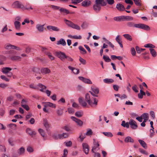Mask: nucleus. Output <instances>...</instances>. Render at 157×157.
<instances>
[{
    "mask_svg": "<svg viewBox=\"0 0 157 157\" xmlns=\"http://www.w3.org/2000/svg\"><path fill=\"white\" fill-rule=\"evenodd\" d=\"M131 53L133 56H135L136 55V52L135 48L133 47L131 48Z\"/></svg>",
    "mask_w": 157,
    "mask_h": 157,
    "instance_id": "obj_61",
    "label": "nucleus"
},
{
    "mask_svg": "<svg viewBox=\"0 0 157 157\" xmlns=\"http://www.w3.org/2000/svg\"><path fill=\"white\" fill-rule=\"evenodd\" d=\"M151 53V55L154 57H155L156 56V52L155 51L153 48H150L149 49Z\"/></svg>",
    "mask_w": 157,
    "mask_h": 157,
    "instance_id": "obj_39",
    "label": "nucleus"
},
{
    "mask_svg": "<svg viewBox=\"0 0 157 157\" xmlns=\"http://www.w3.org/2000/svg\"><path fill=\"white\" fill-rule=\"evenodd\" d=\"M124 141L126 143H133L134 142V140L130 136H127L126 137L124 140Z\"/></svg>",
    "mask_w": 157,
    "mask_h": 157,
    "instance_id": "obj_30",
    "label": "nucleus"
},
{
    "mask_svg": "<svg viewBox=\"0 0 157 157\" xmlns=\"http://www.w3.org/2000/svg\"><path fill=\"white\" fill-rule=\"evenodd\" d=\"M88 25V24L86 21L84 22L81 25V27L83 29L86 28Z\"/></svg>",
    "mask_w": 157,
    "mask_h": 157,
    "instance_id": "obj_49",
    "label": "nucleus"
},
{
    "mask_svg": "<svg viewBox=\"0 0 157 157\" xmlns=\"http://www.w3.org/2000/svg\"><path fill=\"white\" fill-rule=\"evenodd\" d=\"M51 7L54 10H57L60 9V7L54 6L53 5H51Z\"/></svg>",
    "mask_w": 157,
    "mask_h": 157,
    "instance_id": "obj_52",
    "label": "nucleus"
},
{
    "mask_svg": "<svg viewBox=\"0 0 157 157\" xmlns=\"http://www.w3.org/2000/svg\"><path fill=\"white\" fill-rule=\"evenodd\" d=\"M68 111L69 113L72 114L74 113L75 111L73 109L70 108L68 109Z\"/></svg>",
    "mask_w": 157,
    "mask_h": 157,
    "instance_id": "obj_55",
    "label": "nucleus"
},
{
    "mask_svg": "<svg viewBox=\"0 0 157 157\" xmlns=\"http://www.w3.org/2000/svg\"><path fill=\"white\" fill-rule=\"evenodd\" d=\"M79 49L80 50H81L83 52V54H86V53H87L86 51L82 46H79Z\"/></svg>",
    "mask_w": 157,
    "mask_h": 157,
    "instance_id": "obj_62",
    "label": "nucleus"
},
{
    "mask_svg": "<svg viewBox=\"0 0 157 157\" xmlns=\"http://www.w3.org/2000/svg\"><path fill=\"white\" fill-rule=\"evenodd\" d=\"M38 86L41 89H40V90L41 92H44V90H45L46 88V86L42 84L39 83Z\"/></svg>",
    "mask_w": 157,
    "mask_h": 157,
    "instance_id": "obj_35",
    "label": "nucleus"
},
{
    "mask_svg": "<svg viewBox=\"0 0 157 157\" xmlns=\"http://www.w3.org/2000/svg\"><path fill=\"white\" fill-rule=\"evenodd\" d=\"M116 8L118 10L120 11H123L125 10L124 6L121 3H118L117 5Z\"/></svg>",
    "mask_w": 157,
    "mask_h": 157,
    "instance_id": "obj_18",
    "label": "nucleus"
},
{
    "mask_svg": "<svg viewBox=\"0 0 157 157\" xmlns=\"http://www.w3.org/2000/svg\"><path fill=\"white\" fill-rule=\"evenodd\" d=\"M91 90L92 91H90L89 92L91 94V95L94 97H98V95H97L98 94L99 92V90L98 88L95 87H91Z\"/></svg>",
    "mask_w": 157,
    "mask_h": 157,
    "instance_id": "obj_5",
    "label": "nucleus"
},
{
    "mask_svg": "<svg viewBox=\"0 0 157 157\" xmlns=\"http://www.w3.org/2000/svg\"><path fill=\"white\" fill-rule=\"evenodd\" d=\"M104 83L107 84H110L114 82V80L111 78H105L103 79Z\"/></svg>",
    "mask_w": 157,
    "mask_h": 157,
    "instance_id": "obj_29",
    "label": "nucleus"
},
{
    "mask_svg": "<svg viewBox=\"0 0 157 157\" xmlns=\"http://www.w3.org/2000/svg\"><path fill=\"white\" fill-rule=\"evenodd\" d=\"M44 25H41L40 24H37L36 25V28L39 31L42 32L44 31Z\"/></svg>",
    "mask_w": 157,
    "mask_h": 157,
    "instance_id": "obj_23",
    "label": "nucleus"
},
{
    "mask_svg": "<svg viewBox=\"0 0 157 157\" xmlns=\"http://www.w3.org/2000/svg\"><path fill=\"white\" fill-rule=\"evenodd\" d=\"M114 90L116 91H117L119 88V86L116 85H114L113 86Z\"/></svg>",
    "mask_w": 157,
    "mask_h": 157,
    "instance_id": "obj_64",
    "label": "nucleus"
},
{
    "mask_svg": "<svg viewBox=\"0 0 157 157\" xmlns=\"http://www.w3.org/2000/svg\"><path fill=\"white\" fill-rule=\"evenodd\" d=\"M21 106L27 111H28L29 109V108L28 105H21Z\"/></svg>",
    "mask_w": 157,
    "mask_h": 157,
    "instance_id": "obj_63",
    "label": "nucleus"
},
{
    "mask_svg": "<svg viewBox=\"0 0 157 157\" xmlns=\"http://www.w3.org/2000/svg\"><path fill=\"white\" fill-rule=\"evenodd\" d=\"M38 132L43 137H44L45 133L43 129L40 128L38 129Z\"/></svg>",
    "mask_w": 157,
    "mask_h": 157,
    "instance_id": "obj_53",
    "label": "nucleus"
},
{
    "mask_svg": "<svg viewBox=\"0 0 157 157\" xmlns=\"http://www.w3.org/2000/svg\"><path fill=\"white\" fill-rule=\"evenodd\" d=\"M91 4V2L90 0H85L82 2L81 3V5L84 7H87Z\"/></svg>",
    "mask_w": 157,
    "mask_h": 157,
    "instance_id": "obj_12",
    "label": "nucleus"
},
{
    "mask_svg": "<svg viewBox=\"0 0 157 157\" xmlns=\"http://www.w3.org/2000/svg\"><path fill=\"white\" fill-rule=\"evenodd\" d=\"M59 11L61 14H63L67 15L70 13L68 10L63 8H60L59 9Z\"/></svg>",
    "mask_w": 157,
    "mask_h": 157,
    "instance_id": "obj_17",
    "label": "nucleus"
},
{
    "mask_svg": "<svg viewBox=\"0 0 157 157\" xmlns=\"http://www.w3.org/2000/svg\"><path fill=\"white\" fill-rule=\"evenodd\" d=\"M63 113V109L60 108L57 110V113L58 116H62Z\"/></svg>",
    "mask_w": 157,
    "mask_h": 157,
    "instance_id": "obj_41",
    "label": "nucleus"
},
{
    "mask_svg": "<svg viewBox=\"0 0 157 157\" xmlns=\"http://www.w3.org/2000/svg\"><path fill=\"white\" fill-rule=\"evenodd\" d=\"M101 6L99 4L95 3L93 6L94 10L97 12H99L101 9Z\"/></svg>",
    "mask_w": 157,
    "mask_h": 157,
    "instance_id": "obj_15",
    "label": "nucleus"
},
{
    "mask_svg": "<svg viewBox=\"0 0 157 157\" xmlns=\"http://www.w3.org/2000/svg\"><path fill=\"white\" fill-rule=\"evenodd\" d=\"M62 128L67 132H68L70 130V128L67 125H65Z\"/></svg>",
    "mask_w": 157,
    "mask_h": 157,
    "instance_id": "obj_58",
    "label": "nucleus"
},
{
    "mask_svg": "<svg viewBox=\"0 0 157 157\" xmlns=\"http://www.w3.org/2000/svg\"><path fill=\"white\" fill-rule=\"evenodd\" d=\"M58 136L59 139H63L68 137L69 135L67 133H64L62 134H59Z\"/></svg>",
    "mask_w": 157,
    "mask_h": 157,
    "instance_id": "obj_27",
    "label": "nucleus"
},
{
    "mask_svg": "<svg viewBox=\"0 0 157 157\" xmlns=\"http://www.w3.org/2000/svg\"><path fill=\"white\" fill-rule=\"evenodd\" d=\"M127 25L130 27H135L137 28V24H134V23L131 21L128 22L126 24Z\"/></svg>",
    "mask_w": 157,
    "mask_h": 157,
    "instance_id": "obj_24",
    "label": "nucleus"
},
{
    "mask_svg": "<svg viewBox=\"0 0 157 157\" xmlns=\"http://www.w3.org/2000/svg\"><path fill=\"white\" fill-rule=\"evenodd\" d=\"M0 77L2 79L5 81H6L9 82V79H8L4 75H1Z\"/></svg>",
    "mask_w": 157,
    "mask_h": 157,
    "instance_id": "obj_59",
    "label": "nucleus"
},
{
    "mask_svg": "<svg viewBox=\"0 0 157 157\" xmlns=\"http://www.w3.org/2000/svg\"><path fill=\"white\" fill-rule=\"evenodd\" d=\"M71 118L74 121H75L77 124L80 126H82L83 124V122L79 119L76 118L75 117L72 116Z\"/></svg>",
    "mask_w": 157,
    "mask_h": 157,
    "instance_id": "obj_11",
    "label": "nucleus"
},
{
    "mask_svg": "<svg viewBox=\"0 0 157 157\" xmlns=\"http://www.w3.org/2000/svg\"><path fill=\"white\" fill-rule=\"evenodd\" d=\"M121 125L124 127H126L128 128H129V123H126L124 121H122Z\"/></svg>",
    "mask_w": 157,
    "mask_h": 157,
    "instance_id": "obj_40",
    "label": "nucleus"
},
{
    "mask_svg": "<svg viewBox=\"0 0 157 157\" xmlns=\"http://www.w3.org/2000/svg\"><path fill=\"white\" fill-rule=\"evenodd\" d=\"M129 124L130 125L131 128L133 129H136L138 127L136 122L132 119H130L129 122Z\"/></svg>",
    "mask_w": 157,
    "mask_h": 157,
    "instance_id": "obj_7",
    "label": "nucleus"
},
{
    "mask_svg": "<svg viewBox=\"0 0 157 157\" xmlns=\"http://www.w3.org/2000/svg\"><path fill=\"white\" fill-rule=\"evenodd\" d=\"M32 70L34 72L40 73V69L39 68L34 67L32 69Z\"/></svg>",
    "mask_w": 157,
    "mask_h": 157,
    "instance_id": "obj_50",
    "label": "nucleus"
},
{
    "mask_svg": "<svg viewBox=\"0 0 157 157\" xmlns=\"http://www.w3.org/2000/svg\"><path fill=\"white\" fill-rule=\"evenodd\" d=\"M79 79L82 81L84 82L89 84H92V83L91 81L88 78H85L82 76L78 77Z\"/></svg>",
    "mask_w": 157,
    "mask_h": 157,
    "instance_id": "obj_10",
    "label": "nucleus"
},
{
    "mask_svg": "<svg viewBox=\"0 0 157 157\" xmlns=\"http://www.w3.org/2000/svg\"><path fill=\"white\" fill-rule=\"evenodd\" d=\"M124 18L126 21H131L133 20V17L128 16H124Z\"/></svg>",
    "mask_w": 157,
    "mask_h": 157,
    "instance_id": "obj_42",
    "label": "nucleus"
},
{
    "mask_svg": "<svg viewBox=\"0 0 157 157\" xmlns=\"http://www.w3.org/2000/svg\"><path fill=\"white\" fill-rule=\"evenodd\" d=\"M12 69L11 68L8 67H3L2 69V72L4 74L8 73L9 71H11Z\"/></svg>",
    "mask_w": 157,
    "mask_h": 157,
    "instance_id": "obj_28",
    "label": "nucleus"
},
{
    "mask_svg": "<svg viewBox=\"0 0 157 157\" xmlns=\"http://www.w3.org/2000/svg\"><path fill=\"white\" fill-rule=\"evenodd\" d=\"M12 6L13 8L21 9L23 10L24 5L19 1H16L13 3Z\"/></svg>",
    "mask_w": 157,
    "mask_h": 157,
    "instance_id": "obj_3",
    "label": "nucleus"
},
{
    "mask_svg": "<svg viewBox=\"0 0 157 157\" xmlns=\"http://www.w3.org/2000/svg\"><path fill=\"white\" fill-rule=\"evenodd\" d=\"M14 25L15 28L16 29L18 30L20 29L21 24L20 22L17 21H16L14 22Z\"/></svg>",
    "mask_w": 157,
    "mask_h": 157,
    "instance_id": "obj_34",
    "label": "nucleus"
},
{
    "mask_svg": "<svg viewBox=\"0 0 157 157\" xmlns=\"http://www.w3.org/2000/svg\"><path fill=\"white\" fill-rule=\"evenodd\" d=\"M41 51L47 55L49 54V53L50 52L48 51L47 48L45 47H42Z\"/></svg>",
    "mask_w": 157,
    "mask_h": 157,
    "instance_id": "obj_43",
    "label": "nucleus"
},
{
    "mask_svg": "<svg viewBox=\"0 0 157 157\" xmlns=\"http://www.w3.org/2000/svg\"><path fill=\"white\" fill-rule=\"evenodd\" d=\"M142 116L143 117H142L143 119H144V121L145 120V122H146L148 119V113H144L142 115Z\"/></svg>",
    "mask_w": 157,
    "mask_h": 157,
    "instance_id": "obj_38",
    "label": "nucleus"
},
{
    "mask_svg": "<svg viewBox=\"0 0 157 157\" xmlns=\"http://www.w3.org/2000/svg\"><path fill=\"white\" fill-rule=\"evenodd\" d=\"M56 54L57 56L62 61H64L66 55L64 52H56Z\"/></svg>",
    "mask_w": 157,
    "mask_h": 157,
    "instance_id": "obj_4",
    "label": "nucleus"
},
{
    "mask_svg": "<svg viewBox=\"0 0 157 157\" xmlns=\"http://www.w3.org/2000/svg\"><path fill=\"white\" fill-rule=\"evenodd\" d=\"M41 72L42 74H46L49 73L51 71L48 68L45 67L42 68L41 70Z\"/></svg>",
    "mask_w": 157,
    "mask_h": 157,
    "instance_id": "obj_20",
    "label": "nucleus"
},
{
    "mask_svg": "<svg viewBox=\"0 0 157 157\" xmlns=\"http://www.w3.org/2000/svg\"><path fill=\"white\" fill-rule=\"evenodd\" d=\"M26 132L30 135L31 137H33L36 133L34 131H32L30 128H27L26 131Z\"/></svg>",
    "mask_w": 157,
    "mask_h": 157,
    "instance_id": "obj_9",
    "label": "nucleus"
},
{
    "mask_svg": "<svg viewBox=\"0 0 157 157\" xmlns=\"http://www.w3.org/2000/svg\"><path fill=\"white\" fill-rule=\"evenodd\" d=\"M139 151L143 154H145L146 155H147L148 153H147V152H146V151H145V150H144V149H142V148H139Z\"/></svg>",
    "mask_w": 157,
    "mask_h": 157,
    "instance_id": "obj_57",
    "label": "nucleus"
},
{
    "mask_svg": "<svg viewBox=\"0 0 157 157\" xmlns=\"http://www.w3.org/2000/svg\"><path fill=\"white\" fill-rule=\"evenodd\" d=\"M124 16H120L117 17H114V20L117 21H123Z\"/></svg>",
    "mask_w": 157,
    "mask_h": 157,
    "instance_id": "obj_31",
    "label": "nucleus"
},
{
    "mask_svg": "<svg viewBox=\"0 0 157 157\" xmlns=\"http://www.w3.org/2000/svg\"><path fill=\"white\" fill-rule=\"evenodd\" d=\"M79 60L80 62L83 64L85 65L86 63V60L81 57H80L79 58Z\"/></svg>",
    "mask_w": 157,
    "mask_h": 157,
    "instance_id": "obj_56",
    "label": "nucleus"
},
{
    "mask_svg": "<svg viewBox=\"0 0 157 157\" xmlns=\"http://www.w3.org/2000/svg\"><path fill=\"white\" fill-rule=\"evenodd\" d=\"M83 0H71L72 3L74 4H77L82 2Z\"/></svg>",
    "mask_w": 157,
    "mask_h": 157,
    "instance_id": "obj_54",
    "label": "nucleus"
},
{
    "mask_svg": "<svg viewBox=\"0 0 157 157\" xmlns=\"http://www.w3.org/2000/svg\"><path fill=\"white\" fill-rule=\"evenodd\" d=\"M24 152L25 149L23 147L20 148L17 151V153L19 155H22L23 154Z\"/></svg>",
    "mask_w": 157,
    "mask_h": 157,
    "instance_id": "obj_44",
    "label": "nucleus"
},
{
    "mask_svg": "<svg viewBox=\"0 0 157 157\" xmlns=\"http://www.w3.org/2000/svg\"><path fill=\"white\" fill-rule=\"evenodd\" d=\"M44 103L45 104L44 105V107L49 106L54 108H55L56 107L55 104L50 102H44Z\"/></svg>",
    "mask_w": 157,
    "mask_h": 157,
    "instance_id": "obj_21",
    "label": "nucleus"
},
{
    "mask_svg": "<svg viewBox=\"0 0 157 157\" xmlns=\"http://www.w3.org/2000/svg\"><path fill=\"white\" fill-rule=\"evenodd\" d=\"M106 2L110 5H112L114 3V0H106Z\"/></svg>",
    "mask_w": 157,
    "mask_h": 157,
    "instance_id": "obj_60",
    "label": "nucleus"
},
{
    "mask_svg": "<svg viewBox=\"0 0 157 157\" xmlns=\"http://www.w3.org/2000/svg\"><path fill=\"white\" fill-rule=\"evenodd\" d=\"M83 151L87 155L88 154L89 150V147L88 144L86 143H84L82 144Z\"/></svg>",
    "mask_w": 157,
    "mask_h": 157,
    "instance_id": "obj_8",
    "label": "nucleus"
},
{
    "mask_svg": "<svg viewBox=\"0 0 157 157\" xmlns=\"http://www.w3.org/2000/svg\"><path fill=\"white\" fill-rule=\"evenodd\" d=\"M94 146L92 148L91 150V151L94 153H95L94 150H95L96 149V147L95 146L96 145L97 146V147H99L100 146L98 142H97V143L94 142L93 143Z\"/></svg>",
    "mask_w": 157,
    "mask_h": 157,
    "instance_id": "obj_37",
    "label": "nucleus"
},
{
    "mask_svg": "<svg viewBox=\"0 0 157 157\" xmlns=\"http://www.w3.org/2000/svg\"><path fill=\"white\" fill-rule=\"evenodd\" d=\"M123 36L125 39L130 41H131L132 40V36L129 34H124L123 35Z\"/></svg>",
    "mask_w": 157,
    "mask_h": 157,
    "instance_id": "obj_36",
    "label": "nucleus"
},
{
    "mask_svg": "<svg viewBox=\"0 0 157 157\" xmlns=\"http://www.w3.org/2000/svg\"><path fill=\"white\" fill-rule=\"evenodd\" d=\"M136 26L137 28L141 29L147 31L149 30L150 29L148 26L144 24H137V26Z\"/></svg>",
    "mask_w": 157,
    "mask_h": 157,
    "instance_id": "obj_6",
    "label": "nucleus"
},
{
    "mask_svg": "<svg viewBox=\"0 0 157 157\" xmlns=\"http://www.w3.org/2000/svg\"><path fill=\"white\" fill-rule=\"evenodd\" d=\"M95 3L102 6H105L107 5V2L104 1V0H95Z\"/></svg>",
    "mask_w": 157,
    "mask_h": 157,
    "instance_id": "obj_16",
    "label": "nucleus"
},
{
    "mask_svg": "<svg viewBox=\"0 0 157 157\" xmlns=\"http://www.w3.org/2000/svg\"><path fill=\"white\" fill-rule=\"evenodd\" d=\"M4 47L6 49H16V48H17L16 46L14 45H12L10 44L5 45Z\"/></svg>",
    "mask_w": 157,
    "mask_h": 157,
    "instance_id": "obj_26",
    "label": "nucleus"
},
{
    "mask_svg": "<svg viewBox=\"0 0 157 157\" xmlns=\"http://www.w3.org/2000/svg\"><path fill=\"white\" fill-rule=\"evenodd\" d=\"M83 114V113L82 112L78 111L75 113V115L76 116L78 117H80L82 116Z\"/></svg>",
    "mask_w": 157,
    "mask_h": 157,
    "instance_id": "obj_48",
    "label": "nucleus"
},
{
    "mask_svg": "<svg viewBox=\"0 0 157 157\" xmlns=\"http://www.w3.org/2000/svg\"><path fill=\"white\" fill-rule=\"evenodd\" d=\"M144 47L145 48H155V46L151 44H148L144 45Z\"/></svg>",
    "mask_w": 157,
    "mask_h": 157,
    "instance_id": "obj_51",
    "label": "nucleus"
},
{
    "mask_svg": "<svg viewBox=\"0 0 157 157\" xmlns=\"http://www.w3.org/2000/svg\"><path fill=\"white\" fill-rule=\"evenodd\" d=\"M138 141L140 144L141 146L144 148L147 149V145L146 143L143 140H139Z\"/></svg>",
    "mask_w": 157,
    "mask_h": 157,
    "instance_id": "obj_25",
    "label": "nucleus"
},
{
    "mask_svg": "<svg viewBox=\"0 0 157 157\" xmlns=\"http://www.w3.org/2000/svg\"><path fill=\"white\" fill-rule=\"evenodd\" d=\"M10 59L12 60L20 61L21 60V57L18 56H10Z\"/></svg>",
    "mask_w": 157,
    "mask_h": 157,
    "instance_id": "obj_33",
    "label": "nucleus"
},
{
    "mask_svg": "<svg viewBox=\"0 0 157 157\" xmlns=\"http://www.w3.org/2000/svg\"><path fill=\"white\" fill-rule=\"evenodd\" d=\"M33 10V8H32L30 4H26L25 6H24L23 10H26L29 11H30L31 10Z\"/></svg>",
    "mask_w": 157,
    "mask_h": 157,
    "instance_id": "obj_19",
    "label": "nucleus"
},
{
    "mask_svg": "<svg viewBox=\"0 0 157 157\" xmlns=\"http://www.w3.org/2000/svg\"><path fill=\"white\" fill-rule=\"evenodd\" d=\"M103 134L105 136L109 137H112L113 136V135L110 132H103Z\"/></svg>",
    "mask_w": 157,
    "mask_h": 157,
    "instance_id": "obj_46",
    "label": "nucleus"
},
{
    "mask_svg": "<svg viewBox=\"0 0 157 157\" xmlns=\"http://www.w3.org/2000/svg\"><path fill=\"white\" fill-rule=\"evenodd\" d=\"M103 58L105 61L107 62H110L111 61L109 57L107 56L104 55L103 57Z\"/></svg>",
    "mask_w": 157,
    "mask_h": 157,
    "instance_id": "obj_45",
    "label": "nucleus"
},
{
    "mask_svg": "<svg viewBox=\"0 0 157 157\" xmlns=\"http://www.w3.org/2000/svg\"><path fill=\"white\" fill-rule=\"evenodd\" d=\"M57 45L61 44L63 46H65L66 44V43L64 40L63 38H61L57 42Z\"/></svg>",
    "mask_w": 157,
    "mask_h": 157,
    "instance_id": "obj_22",
    "label": "nucleus"
},
{
    "mask_svg": "<svg viewBox=\"0 0 157 157\" xmlns=\"http://www.w3.org/2000/svg\"><path fill=\"white\" fill-rule=\"evenodd\" d=\"M85 100L89 105L92 107L96 106L98 105V100L95 98H91V100L88 93H86L85 96Z\"/></svg>",
    "mask_w": 157,
    "mask_h": 157,
    "instance_id": "obj_1",
    "label": "nucleus"
},
{
    "mask_svg": "<svg viewBox=\"0 0 157 157\" xmlns=\"http://www.w3.org/2000/svg\"><path fill=\"white\" fill-rule=\"evenodd\" d=\"M78 100L79 103L82 106L86 107L87 106V104L86 102L83 100L82 97H80Z\"/></svg>",
    "mask_w": 157,
    "mask_h": 157,
    "instance_id": "obj_14",
    "label": "nucleus"
},
{
    "mask_svg": "<svg viewBox=\"0 0 157 157\" xmlns=\"http://www.w3.org/2000/svg\"><path fill=\"white\" fill-rule=\"evenodd\" d=\"M134 1L135 4L137 6H141L140 3L141 1L140 0H133Z\"/></svg>",
    "mask_w": 157,
    "mask_h": 157,
    "instance_id": "obj_47",
    "label": "nucleus"
},
{
    "mask_svg": "<svg viewBox=\"0 0 157 157\" xmlns=\"http://www.w3.org/2000/svg\"><path fill=\"white\" fill-rule=\"evenodd\" d=\"M64 21L68 26L78 30L80 29V27L79 26L76 24H74L71 21L68 20L65 18L64 19Z\"/></svg>",
    "mask_w": 157,
    "mask_h": 157,
    "instance_id": "obj_2",
    "label": "nucleus"
},
{
    "mask_svg": "<svg viewBox=\"0 0 157 157\" xmlns=\"http://www.w3.org/2000/svg\"><path fill=\"white\" fill-rule=\"evenodd\" d=\"M43 124H44V125L46 128V130L48 131V129L49 127V125L48 123V121L46 119H44Z\"/></svg>",
    "mask_w": 157,
    "mask_h": 157,
    "instance_id": "obj_32",
    "label": "nucleus"
},
{
    "mask_svg": "<svg viewBox=\"0 0 157 157\" xmlns=\"http://www.w3.org/2000/svg\"><path fill=\"white\" fill-rule=\"evenodd\" d=\"M47 28L48 30H49L52 29L53 31L57 32L59 31L60 30V29L58 27L52 25L47 26Z\"/></svg>",
    "mask_w": 157,
    "mask_h": 157,
    "instance_id": "obj_13",
    "label": "nucleus"
}]
</instances>
